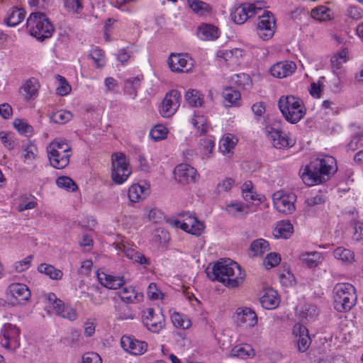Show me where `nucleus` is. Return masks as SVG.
Here are the masks:
<instances>
[{"label":"nucleus","instance_id":"f257e3e1","mask_svg":"<svg viewBox=\"0 0 363 363\" xmlns=\"http://www.w3.org/2000/svg\"><path fill=\"white\" fill-rule=\"evenodd\" d=\"M337 170L336 160L330 155L313 159L305 167L301 178L308 186H313L329 179Z\"/></svg>","mask_w":363,"mask_h":363},{"label":"nucleus","instance_id":"f03ea898","mask_svg":"<svg viewBox=\"0 0 363 363\" xmlns=\"http://www.w3.org/2000/svg\"><path fill=\"white\" fill-rule=\"evenodd\" d=\"M207 276L229 289H234L242 284L245 275L237 262L230 259H220L213 266L211 272H207Z\"/></svg>","mask_w":363,"mask_h":363},{"label":"nucleus","instance_id":"7ed1b4c3","mask_svg":"<svg viewBox=\"0 0 363 363\" xmlns=\"http://www.w3.org/2000/svg\"><path fill=\"white\" fill-rule=\"evenodd\" d=\"M278 106L284 118L293 124L300 121L306 113L303 101L294 95L281 96Z\"/></svg>","mask_w":363,"mask_h":363},{"label":"nucleus","instance_id":"20e7f679","mask_svg":"<svg viewBox=\"0 0 363 363\" xmlns=\"http://www.w3.org/2000/svg\"><path fill=\"white\" fill-rule=\"evenodd\" d=\"M50 164L56 169H64L69 163L72 155L71 145L65 140L55 139L47 147Z\"/></svg>","mask_w":363,"mask_h":363},{"label":"nucleus","instance_id":"39448f33","mask_svg":"<svg viewBox=\"0 0 363 363\" xmlns=\"http://www.w3.org/2000/svg\"><path fill=\"white\" fill-rule=\"evenodd\" d=\"M26 29L38 40L50 38L55 30L52 24L44 13L33 12L27 19Z\"/></svg>","mask_w":363,"mask_h":363},{"label":"nucleus","instance_id":"423d86ee","mask_svg":"<svg viewBox=\"0 0 363 363\" xmlns=\"http://www.w3.org/2000/svg\"><path fill=\"white\" fill-rule=\"evenodd\" d=\"M355 288L350 284H338L335 287L334 308L338 312H347L357 301Z\"/></svg>","mask_w":363,"mask_h":363},{"label":"nucleus","instance_id":"0eeeda50","mask_svg":"<svg viewBox=\"0 0 363 363\" xmlns=\"http://www.w3.org/2000/svg\"><path fill=\"white\" fill-rule=\"evenodd\" d=\"M111 178L117 184H123L130 175L131 169L125 154L116 152L111 156Z\"/></svg>","mask_w":363,"mask_h":363},{"label":"nucleus","instance_id":"6e6552de","mask_svg":"<svg viewBox=\"0 0 363 363\" xmlns=\"http://www.w3.org/2000/svg\"><path fill=\"white\" fill-rule=\"evenodd\" d=\"M20 333L18 327L6 323L0 331V345L8 351L15 352L20 347Z\"/></svg>","mask_w":363,"mask_h":363},{"label":"nucleus","instance_id":"1a4fd4ad","mask_svg":"<svg viewBox=\"0 0 363 363\" xmlns=\"http://www.w3.org/2000/svg\"><path fill=\"white\" fill-rule=\"evenodd\" d=\"M264 132L273 146L277 149L292 147L294 145V141L280 130L279 123L267 125Z\"/></svg>","mask_w":363,"mask_h":363},{"label":"nucleus","instance_id":"9d476101","mask_svg":"<svg viewBox=\"0 0 363 363\" xmlns=\"http://www.w3.org/2000/svg\"><path fill=\"white\" fill-rule=\"evenodd\" d=\"M276 30V19L274 14L269 11H264L259 16L257 33L263 40L272 38Z\"/></svg>","mask_w":363,"mask_h":363},{"label":"nucleus","instance_id":"9b49d317","mask_svg":"<svg viewBox=\"0 0 363 363\" xmlns=\"http://www.w3.org/2000/svg\"><path fill=\"white\" fill-rule=\"evenodd\" d=\"M272 200L274 208L284 214H291L296 209V196L293 193L278 191L273 194Z\"/></svg>","mask_w":363,"mask_h":363},{"label":"nucleus","instance_id":"f8f14e48","mask_svg":"<svg viewBox=\"0 0 363 363\" xmlns=\"http://www.w3.org/2000/svg\"><path fill=\"white\" fill-rule=\"evenodd\" d=\"M43 298L45 302L55 311V313L60 317L74 321L77 319L78 314L75 309L65 306L64 303L57 298L53 293L45 294Z\"/></svg>","mask_w":363,"mask_h":363},{"label":"nucleus","instance_id":"ddd939ff","mask_svg":"<svg viewBox=\"0 0 363 363\" xmlns=\"http://www.w3.org/2000/svg\"><path fill=\"white\" fill-rule=\"evenodd\" d=\"M6 297L13 305L23 304L30 297V291L28 287L20 283L11 284L6 289Z\"/></svg>","mask_w":363,"mask_h":363},{"label":"nucleus","instance_id":"4468645a","mask_svg":"<svg viewBox=\"0 0 363 363\" xmlns=\"http://www.w3.org/2000/svg\"><path fill=\"white\" fill-rule=\"evenodd\" d=\"M182 216H186L187 218L183 221L174 220V226L196 236L202 234L204 230V224L202 222L199 221L196 217L191 216L189 212L184 213Z\"/></svg>","mask_w":363,"mask_h":363},{"label":"nucleus","instance_id":"2eb2a0df","mask_svg":"<svg viewBox=\"0 0 363 363\" xmlns=\"http://www.w3.org/2000/svg\"><path fill=\"white\" fill-rule=\"evenodd\" d=\"M143 322L150 331L158 333L164 327L165 318L161 311L156 313L152 308H148L143 311Z\"/></svg>","mask_w":363,"mask_h":363},{"label":"nucleus","instance_id":"dca6fc26","mask_svg":"<svg viewBox=\"0 0 363 363\" xmlns=\"http://www.w3.org/2000/svg\"><path fill=\"white\" fill-rule=\"evenodd\" d=\"M181 94L177 90L173 89L169 91L160 106V113L164 118H169L173 116L179 106Z\"/></svg>","mask_w":363,"mask_h":363},{"label":"nucleus","instance_id":"f3484780","mask_svg":"<svg viewBox=\"0 0 363 363\" xmlns=\"http://www.w3.org/2000/svg\"><path fill=\"white\" fill-rule=\"evenodd\" d=\"M121 345L125 352L133 355H141L147 349L146 342L136 340L134 337L126 335L122 336Z\"/></svg>","mask_w":363,"mask_h":363},{"label":"nucleus","instance_id":"a211bd4d","mask_svg":"<svg viewBox=\"0 0 363 363\" xmlns=\"http://www.w3.org/2000/svg\"><path fill=\"white\" fill-rule=\"evenodd\" d=\"M175 179L179 182L186 184L196 182L199 177L195 168L188 164H179L174 170Z\"/></svg>","mask_w":363,"mask_h":363},{"label":"nucleus","instance_id":"6ab92c4d","mask_svg":"<svg viewBox=\"0 0 363 363\" xmlns=\"http://www.w3.org/2000/svg\"><path fill=\"white\" fill-rule=\"evenodd\" d=\"M170 69L175 72H187L193 67L192 60L186 55L171 54L168 58Z\"/></svg>","mask_w":363,"mask_h":363},{"label":"nucleus","instance_id":"aec40b11","mask_svg":"<svg viewBox=\"0 0 363 363\" xmlns=\"http://www.w3.org/2000/svg\"><path fill=\"white\" fill-rule=\"evenodd\" d=\"M235 320L238 325L245 324L248 328H252L257 323V316L250 308L240 307L236 310Z\"/></svg>","mask_w":363,"mask_h":363},{"label":"nucleus","instance_id":"412c9836","mask_svg":"<svg viewBox=\"0 0 363 363\" xmlns=\"http://www.w3.org/2000/svg\"><path fill=\"white\" fill-rule=\"evenodd\" d=\"M293 334L296 337L298 350L301 352H306L311 345L308 329L300 323H296L293 328Z\"/></svg>","mask_w":363,"mask_h":363},{"label":"nucleus","instance_id":"4be33fe9","mask_svg":"<svg viewBox=\"0 0 363 363\" xmlns=\"http://www.w3.org/2000/svg\"><path fill=\"white\" fill-rule=\"evenodd\" d=\"M250 8V3L234 7L230 12L232 20L237 24L244 23L248 18L255 16V13L251 11Z\"/></svg>","mask_w":363,"mask_h":363},{"label":"nucleus","instance_id":"5701e85b","mask_svg":"<svg viewBox=\"0 0 363 363\" xmlns=\"http://www.w3.org/2000/svg\"><path fill=\"white\" fill-rule=\"evenodd\" d=\"M296 69L292 61H284L274 64L270 69L271 74L277 78H284L291 75Z\"/></svg>","mask_w":363,"mask_h":363},{"label":"nucleus","instance_id":"b1692460","mask_svg":"<svg viewBox=\"0 0 363 363\" xmlns=\"http://www.w3.org/2000/svg\"><path fill=\"white\" fill-rule=\"evenodd\" d=\"M118 248L129 259L136 263H138L141 265L150 264V259L145 257L143 253L140 252L135 249L131 247L126 246L125 245H118Z\"/></svg>","mask_w":363,"mask_h":363},{"label":"nucleus","instance_id":"393cba45","mask_svg":"<svg viewBox=\"0 0 363 363\" xmlns=\"http://www.w3.org/2000/svg\"><path fill=\"white\" fill-rule=\"evenodd\" d=\"M97 277L101 285L110 289H117L125 283L123 277H114L104 272H98Z\"/></svg>","mask_w":363,"mask_h":363},{"label":"nucleus","instance_id":"a878e982","mask_svg":"<svg viewBox=\"0 0 363 363\" xmlns=\"http://www.w3.org/2000/svg\"><path fill=\"white\" fill-rule=\"evenodd\" d=\"M279 301L277 292L271 288L264 289L260 297V303L262 307L268 310L277 308Z\"/></svg>","mask_w":363,"mask_h":363},{"label":"nucleus","instance_id":"bb28decb","mask_svg":"<svg viewBox=\"0 0 363 363\" xmlns=\"http://www.w3.org/2000/svg\"><path fill=\"white\" fill-rule=\"evenodd\" d=\"M197 35L202 40H213L219 37V30L213 25L203 23L198 27Z\"/></svg>","mask_w":363,"mask_h":363},{"label":"nucleus","instance_id":"cd10ccee","mask_svg":"<svg viewBox=\"0 0 363 363\" xmlns=\"http://www.w3.org/2000/svg\"><path fill=\"white\" fill-rule=\"evenodd\" d=\"M294 233V227L289 220L278 222L273 230V234L277 238L287 239Z\"/></svg>","mask_w":363,"mask_h":363},{"label":"nucleus","instance_id":"c85d7f7f","mask_svg":"<svg viewBox=\"0 0 363 363\" xmlns=\"http://www.w3.org/2000/svg\"><path fill=\"white\" fill-rule=\"evenodd\" d=\"M143 80V75H138L135 77L127 79L124 83V91L134 99L138 96V90L140 87L141 82Z\"/></svg>","mask_w":363,"mask_h":363},{"label":"nucleus","instance_id":"c756f323","mask_svg":"<svg viewBox=\"0 0 363 363\" xmlns=\"http://www.w3.org/2000/svg\"><path fill=\"white\" fill-rule=\"evenodd\" d=\"M334 257L340 260L342 264L350 265L355 262L354 253L343 247H337L333 250Z\"/></svg>","mask_w":363,"mask_h":363},{"label":"nucleus","instance_id":"7c9ffc66","mask_svg":"<svg viewBox=\"0 0 363 363\" xmlns=\"http://www.w3.org/2000/svg\"><path fill=\"white\" fill-rule=\"evenodd\" d=\"M238 142L237 137L231 133H226L220 140L219 150L223 155L232 153Z\"/></svg>","mask_w":363,"mask_h":363},{"label":"nucleus","instance_id":"2f4dec72","mask_svg":"<svg viewBox=\"0 0 363 363\" xmlns=\"http://www.w3.org/2000/svg\"><path fill=\"white\" fill-rule=\"evenodd\" d=\"M255 352L250 345L242 344L235 345L230 350V357H236L240 359H246L252 358Z\"/></svg>","mask_w":363,"mask_h":363},{"label":"nucleus","instance_id":"473e14b6","mask_svg":"<svg viewBox=\"0 0 363 363\" xmlns=\"http://www.w3.org/2000/svg\"><path fill=\"white\" fill-rule=\"evenodd\" d=\"M39 88L40 84L36 79H29L26 81L23 86H22V94L23 97L27 100L35 99L38 95Z\"/></svg>","mask_w":363,"mask_h":363},{"label":"nucleus","instance_id":"72a5a7b5","mask_svg":"<svg viewBox=\"0 0 363 363\" xmlns=\"http://www.w3.org/2000/svg\"><path fill=\"white\" fill-rule=\"evenodd\" d=\"M121 299L127 303H135L140 301L143 296L141 293L136 292L132 286L124 287L119 291Z\"/></svg>","mask_w":363,"mask_h":363},{"label":"nucleus","instance_id":"f704fd0d","mask_svg":"<svg viewBox=\"0 0 363 363\" xmlns=\"http://www.w3.org/2000/svg\"><path fill=\"white\" fill-rule=\"evenodd\" d=\"M300 260L307 267L312 268L317 267L323 261V255L318 252H303L299 256Z\"/></svg>","mask_w":363,"mask_h":363},{"label":"nucleus","instance_id":"c9c22d12","mask_svg":"<svg viewBox=\"0 0 363 363\" xmlns=\"http://www.w3.org/2000/svg\"><path fill=\"white\" fill-rule=\"evenodd\" d=\"M26 17V11L21 8H13L9 12L4 21L9 26H16Z\"/></svg>","mask_w":363,"mask_h":363},{"label":"nucleus","instance_id":"e433bc0d","mask_svg":"<svg viewBox=\"0 0 363 363\" xmlns=\"http://www.w3.org/2000/svg\"><path fill=\"white\" fill-rule=\"evenodd\" d=\"M249 206L240 201L231 202L225 207L227 213L233 217H241L248 213Z\"/></svg>","mask_w":363,"mask_h":363},{"label":"nucleus","instance_id":"4c0bfd02","mask_svg":"<svg viewBox=\"0 0 363 363\" xmlns=\"http://www.w3.org/2000/svg\"><path fill=\"white\" fill-rule=\"evenodd\" d=\"M269 250V245L264 239H257L253 241L250 245V251L254 256H261Z\"/></svg>","mask_w":363,"mask_h":363},{"label":"nucleus","instance_id":"58836bf2","mask_svg":"<svg viewBox=\"0 0 363 363\" xmlns=\"http://www.w3.org/2000/svg\"><path fill=\"white\" fill-rule=\"evenodd\" d=\"M185 97L191 106H201L203 104V95L196 89H189L186 92Z\"/></svg>","mask_w":363,"mask_h":363},{"label":"nucleus","instance_id":"ea45409f","mask_svg":"<svg viewBox=\"0 0 363 363\" xmlns=\"http://www.w3.org/2000/svg\"><path fill=\"white\" fill-rule=\"evenodd\" d=\"M38 269L40 273L45 274L52 279L59 280L62 277V271L50 264H40Z\"/></svg>","mask_w":363,"mask_h":363},{"label":"nucleus","instance_id":"a19ab883","mask_svg":"<svg viewBox=\"0 0 363 363\" xmlns=\"http://www.w3.org/2000/svg\"><path fill=\"white\" fill-rule=\"evenodd\" d=\"M311 17L320 21H325L330 19L331 11L330 9L320 6L311 10Z\"/></svg>","mask_w":363,"mask_h":363},{"label":"nucleus","instance_id":"79ce46f5","mask_svg":"<svg viewBox=\"0 0 363 363\" xmlns=\"http://www.w3.org/2000/svg\"><path fill=\"white\" fill-rule=\"evenodd\" d=\"M215 147V141L211 138H205L200 142V150L202 156L210 157L213 154Z\"/></svg>","mask_w":363,"mask_h":363},{"label":"nucleus","instance_id":"37998d69","mask_svg":"<svg viewBox=\"0 0 363 363\" xmlns=\"http://www.w3.org/2000/svg\"><path fill=\"white\" fill-rule=\"evenodd\" d=\"M72 116L71 112L60 110L50 116V120L55 123L64 124L69 121L72 118Z\"/></svg>","mask_w":363,"mask_h":363},{"label":"nucleus","instance_id":"c03bdc74","mask_svg":"<svg viewBox=\"0 0 363 363\" xmlns=\"http://www.w3.org/2000/svg\"><path fill=\"white\" fill-rule=\"evenodd\" d=\"M144 189L139 184H133L128 189V196L131 202H138L144 196Z\"/></svg>","mask_w":363,"mask_h":363},{"label":"nucleus","instance_id":"a18cd8bd","mask_svg":"<svg viewBox=\"0 0 363 363\" xmlns=\"http://www.w3.org/2000/svg\"><path fill=\"white\" fill-rule=\"evenodd\" d=\"M318 314L316 306L313 304H305L300 311V317L302 319L309 320L315 318Z\"/></svg>","mask_w":363,"mask_h":363},{"label":"nucleus","instance_id":"49530a36","mask_svg":"<svg viewBox=\"0 0 363 363\" xmlns=\"http://www.w3.org/2000/svg\"><path fill=\"white\" fill-rule=\"evenodd\" d=\"M168 133L167 128L161 124L155 125L150 132L151 138L155 141H159L166 138Z\"/></svg>","mask_w":363,"mask_h":363},{"label":"nucleus","instance_id":"de8ad7c7","mask_svg":"<svg viewBox=\"0 0 363 363\" xmlns=\"http://www.w3.org/2000/svg\"><path fill=\"white\" fill-rule=\"evenodd\" d=\"M13 126L19 133L26 136H30L33 133V127L21 119H15Z\"/></svg>","mask_w":363,"mask_h":363},{"label":"nucleus","instance_id":"09e8293b","mask_svg":"<svg viewBox=\"0 0 363 363\" xmlns=\"http://www.w3.org/2000/svg\"><path fill=\"white\" fill-rule=\"evenodd\" d=\"M223 96L229 103L228 106H231L240 98V94L232 87H226L223 90Z\"/></svg>","mask_w":363,"mask_h":363},{"label":"nucleus","instance_id":"8fccbe9b","mask_svg":"<svg viewBox=\"0 0 363 363\" xmlns=\"http://www.w3.org/2000/svg\"><path fill=\"white\" fill-rule=\"evenodd\" d=\"M57 185L65 189L75 191L77 189V186L74 182L68 177H60L56 181Z\"/></svg>","mask_w":363,"mask_h":363},{"label":"nucleus","instance_id":"3c124183","mask_svg":"<svg viewBox=\"0 0 363 363\" xmlns=\"http://www.w3.org/2000/svg\"><path fill=\"white\" fill-rule=\"evenodd\" d=\"M172 321L176 327L182 328L183 329L189 328L191 324L189 319L184 317L179 313H174L172 315Z\"/></svg>","mask_w":363,"mask_h":363},{"label":"nucleus","instance_id":"603ef678","mask_svg":"<svg viewBox=\"0 0 363 363\" xmlns=\"http://www.w3.org/2000/svg\"><path fill=\"white\" fill-rule=\"evenodd\" d=\"M192 123L201 134L207 133L208 125L206 119L202 116H195L192 119Z\"/></svg>","mask_w":363,"mask_h":363},{"label":"nucleus","instance_id":"864d4df0","mask_svg":"<svg viewBox=\"0 0 363 363\" xmlns=\"http://www.w3.org/2000/svg\"><path fill=\"white\" fill-rule=\"evenodd\" d=\"M89 57L95 62L97 67H103L105 65L104 52L99 48L91 51Z\"/></svg>","mask_w":363,"mask_h":363},{"label":"nucleus","instance_id":"5fc2aeb1","mask_svg":"<svg viewBox=\"0 0 363 363\" xmlns=\"http://www.w3.org/2000/svg\"><path fill=\"white\" fill-rule=\"evenodd\" d=\"M56 79L58 80L60 85L57 88V93L60 96H65L71 91V86L66 81L65 78L57 74Z\"/></svg>","mask_w":363,"mask_h":363},{"label":"nucleus","instance_id":"6e6d98bb","mask_svg":"<svg viewBox=\"0 0 363 363\" xmlns=\"http://www.w3.org/2000/svg\"><path fill=\"white\" fill-rule=\"evenodd\" d=\"M350 225L353 228L352 238L356 241L363 239V223L360 221L352 220Z\"/></svg>","mask_w":363,"mask_h":363},{"label":"nucleus","instance_id":"4d7b16f0","mask_svg":"<svg viewBox=\"0 0 363 363\" xmlns=\"http://www.w3.org/2000/svg\"><path fill=\"white\" fill-rule=\"evenodd\" d=\"M64 5L67 11L79 13L83 9L82 0H64Z\"/></svg>","mask_w":363,"mask_h":363},{"label":"nucleus","instance_id":"13d9d810","mask_svg":"<svg viewBox=\"0 0 363 363\" xmlns=\"http://www.w3.org/2000/svg\"><path fill=\"white\" fill-rule=\"evenodd\" d=\"M37 148L34 145H28L23 150L22 157L25 163H30L36 157Z\"/></svg>","mask_w":363,"mask_h":363},{"label":"nucleus","instance_id":"bf43d9fd","mask_svg":"<svg viewBox=\"0 0 363 363\" xmlns=\"http://www.w3.org/2000/svg\"><path fill=\"white\" fill-rule=\"evenodd\" d=\"M347 51L342 50L331 58V65L333 68L339 69L340 65L347 61Z\"/></svg>","mask_w":363,"mask_h":363},{"label":"nucleus","instance_id":"052dcab7","mask_svg":"<svg viewBox=\"0 0 363 363\" xmlns=\"http://www.w3.org/2000/svg\"><path fill=\"white\" fill-rule=\"evenodd\" d=\"M189 6L194 12L200 15H203L208 10V5L200 0H197Z\"/></svg>","mask_w":363,"mask_h":363},{"label":"nucleus","instance_id":"680f3d73","mask_svg":"<svg viewBox=\"0 0 363 363\" xmlns=\"http://www.w3.org/2000/svg\"><path fill=\"white\" fill-rule=\"evenodd\" d=\"M281 260L280 256L277 253H269L264 259V264L269 268L277 266Z\"/></svg>","mask_w":363,"mask_h":363},{"label":"nucleus","instance_id":"e2e57ef3","mask_svg":"<svg viewBox=\"0 0 363 363\" xmlns=\"http://www.w3.org/2000/svg\"><path fill=\"white\" fill-rule=\"evenodd\" d=\"M32 257H33L30 255L23 260L15 262L13 264L15 271L17 272H21L28 269L30 266V260Z\"/></svg>","mask_w":363,"mask_h":363},{"label":"nucleus","instance_id":"0e129e2a","mask_svg":"<svg viewBox=\"0 0 363 363\" xmlns=\"http://www.w3.org/2000/svg\"><path fill=\"white\" fill-rule=\"evenodd\" d=\"M147 296L150 298L157 300L162 298V293L157 289L156 284L150 283L147 288Z\"/></svg>","mask_w":363,"mask_h":363},{"label":"nucleus","instance_id":"69168bd1","mask_svg":"<svg viewBox=\"0 0 363 363\" xmlns=\"http://www.w3.org/2000/svg\"><path fill=\"white\" fill-rule=\"evenodd\" d=\"M363 147V135H355L347 145L349 150L354 151Z\"/></svg>","mask_w":363,"mask_h":363},{"label":"nucleus","instance_id":"338daca9","mask_svg":"<svg viewBox=\"0 0 363 363\" xmlns=\"http://www.w3.org/2000/svg\"><path fill=\"white\" fill-rule=\"evenodd\" d=\"M82 363H101V358L96 352H86L82 356Z\"/></svg>","mask_w":363,"mask_h":363},{"label":"nucleus","instance_id":"774afa93","mask_svg":"<svg viewBox=\"0 0 363 363\" xmlns=\"http://www.w3.org/2000/svg\"><path fill=\"white\" fill-rule=\"evenodd\" d=\"M0 139L4 145L9 150L14 149L16 144L15 142L9 137V135L2 131L0 132Z\"/></svg>","mask_w":363,"mask_h":363}]
</instances>
